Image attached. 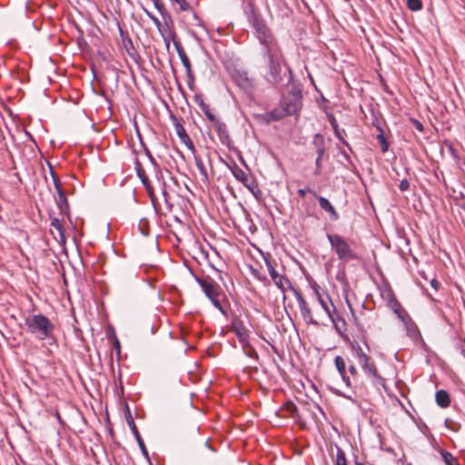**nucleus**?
<instances>
[{"label": "nucleus", "instance_id": "1", "mask_svg": "<svg viewBox=\"0 0 465 465\" xmlns=\"http://www.w3.org/2000/svg\"><path fill=\"white\" fill-rule=\"evenodd\" d=\"M263 46V57L266 59L264 79L271 85L276 86L283 81L282 50L275 37L260 43Z\"/></svg>", "mask_w": 465, "mask_h": 465}, {"label": "nucleus", "instance_id": "2", "mask_svg": "<svg viewBox=\"0 0 465 465\" xmlns=\"http://www.w3.org/2000/svg\"><path fill=\"white\" fill-rule=\"evenodd\" d=\"M244 14L251 24L252 27L255 30L256 37L262 43L267 39L274 37L271 30L266 25L261 15L257 12L255 5L252 2H249L244 8Z\"/></svg>", "mask_w": 465, "mask_h": 465}, {"label": "nucleus", "instance_id": "3", "mask_svg": "<svg viewBox=\"0 0 465 465\" xmlns=\"http://www.w3.org/2000/svg\"><path fill=\"white\" fill-rule=\"evenodd\" d=\"M28 331L40 340L52 335L54 325L49 319L42 314L33 315L25 320Z\"/></svg>", "mask_w": 465, "mask_h": 465}, {"label": "nucleus", "instance_id": "4", "mask_svg": "<svg viewBox=\"0 0 465 465\" xmlns=\"http://www.w3.org/2000/svg\"><path fill=\"white\" fill-rule=\"evenodd\" d=\"M302 99L301 89L297 85L292 84L287 94L282 96L280 104L288 114L292 115L298 114L302 109Z\"/></svg>", "mask_w": 465, "mask_h": 465}, {"label": "nucleus", "instance_id": "5", "mask_svg": "<svg viewBox=\"0 0 465 465\" xmlns=\"http://www.w3.org/2000/svg\"><path fill=\"white\" fill-rule=\"evenodd\" d=\"M328 239L330 241V243H331L332 249L338 254L339 259L350 260V259L355 258L353 256L352 251L351 250L349 244L340 235L329 234Z\"/></svg>", "mask_w": 465, "mask_h": 465}, {"label": "nucleus", "instance_id": "6", "mask_svg": "<svg viewBox=\"0 0 465 465\" xmlns=\"http://www.w3.org/2000/svg\"><path fill=\"white\" fill-rule=\"evenodd\" d=\"M267 270L275 285L284 293L287 289H292L288 278L280 273L272 263H266Z\"/></svg>", "mask_w": 465, "mask_h": 465}, {"label": "nucleus", "instance_id": "7", "mask_svg": "<svg viewBox=\"0 0 465 465\" xmlns=\"http://www.w3.org/2000/svg\"><path fill=\"white\" fill-rule=\"evenodd\" d=\"M389 307L393 311L401 322L406 320L410 315L407 311L401 306V304L396 300L393 293L390 291L388 292Z\"/></svg>", "mask_w": 465, "mask_h": 465}, {"label": "nucleus", "instance_id": "8", "mask_svg": "<svg viewBox=\"0 0 465 465\" xmlns=\"http://www.w3.org/2000/svg\"><path fill=\"white\" fill-rule=\"evenodd\" d=\"M316 199L319 202L320 207L329 213L330 219L331 221L335 222L340 218L339 213L327 198L321 195H317Z\"/></svg>", "mask_w": 465, "mask_h": 465}, {"label": "nucleus", "instance_id": "9", "mask_svg": "<svg viewBox=\"0 0 465 465\" xmlns=\"http://www.w3.org/2000/svg\"><path fill=\"white\" fill-rule=\"evenodd\" d=\"M289 115L285 109L280 104V106L278 108H275L274 110L265 113L260 117L265 122V123H271L274 121H279L282 119L284 116Z\"/></svg>", "mask_w": 465, "mask_h": 465}, {"label": "nucleus", "instance_id": "10", "mask_svg": "<svg viewBox=\"0 0 465 465\" xmlns=\"http://www.w3.org/2000/svg\"><path fill=\"white\" fill-rule=\"evenodd\" d=\"M328 117V121L331 124V126L332 127L333 129V132H334V134L335 136L344 144L346 145L351 151V148L350 146V144L348 143V142L344 139L343 135L346 134L345 131L342 129L341 130L339 128V125H338V123L334 117V115L332 114H330L327 115Z\"/></svg>", "mask_w": 465, "mask_h": 465}, {"label": "nucleus", "instance_id": "11", "mask_svg": "<svg viewBox=\"0 0 465 465\" xmlns=\"http://www.w3.org/2000/svg\"><path fill=\"white\" fill-rule=\"evenodd\" d=\"M401 322L405 327L407 335L414 341L419 340V338L420 337V333L418 330L416 323L412 321L411 316H409L406 320L402 321Z\"/></svg>", "mask_w": 465, "mask_h": 465}, {"label": "nucleus", "instance_id": "12", "mask_svg": "<svg viewBox=\"0 0 465 465\" xmlns=\"http://www.w3.org/2000/svg\"><path fill=\"white\" fill-rule=\"evenodd\" d=\"M55 203L59 209L60 214L69 216V203L64 191H59L56 193Z\"/></svg>", "mask_w": 465, "mask_h": 465}, {"label": "nucleus", "instance_id": "13", "mask_svg": "<svg viewBox=\"0 0 465 465\" xmlns=\"http://www.w3.org/2000/svg\"><path fill=\"white\" fill-rule=\"evenodd\" d=\"M215 130L223 144L229 143L230 135L225 123L218 121L214 124Z\"/></svg>", "mask_w": 465, "mask_h": 465}, {"label": "nucleus", "instance_id": "14", "mask_svg": "<svg viewBox=\"0 0 465 465\" xmlns=\"http://www.w3.org/2000/svg\"><path fill=\"white\" fill-rule=\"evenodd\" d=\"M199 284L201 285L203 291L204 292L205 295L210 299L213 296H218V292L216 285L213 282H210L206 280H197Z\"/></svg>", "mask_w": 465, "mask_h": 465}, {"label": "nucleus", "instance_id": "15", "mask_svg": "<svg viewBox=\"0 0 465 465\" xmlns=\"http://www.w3.org/2000/svg\"><path fill=\"white\" fill-rule=\"evenodd\" d=\"M145 13H146L147 16L152 20L153 25L157 27L159 33L161 34L162 37L163 38V41L165 43L166 48L169 49V47H170V40H169V37L166 35H164V29L163 27L162 23L160 22V20L155 15H153L149 11L145 10Z\"/></svg>", "mask_w": 465, "mask_h": 465}, {"label": "nucleus", "instance_id": "16", "mask_svg": "<svg viewBox=\"0 0 465 465\" xmlns=\"http://www.w3.org/2000/svg\"><path fill=\"white\" fill-rule=\"evenodd\" d=\"M294 292L302 316L304 318H312L311 310L308 307L306 301L300 292H296L295 290Z\"/></svg>", "mask_w": 465, "mask_h": 465}, {"label": "nucleus", "instance_id": "17", "mask_svg": "<svg viewBox=\"0 0 465 465\" xmlns=\"http://www.w3.org/2000/svg\"><path fill=\"white\" fill-rule=\"evenodd\" d=\"M246 269L249 270L252 274L260 281H265L267 279L265 273L261 272V270H262L261 263H246Z\"/></svg>", "mask_w": 465, "mask_h": 465}, {"label": "nucleus", "instance_id": "18", "mask_svg": "<svg viewBox=\"0 0 465 465\" xmlns=\"http://www.w3.org/2000/svg\"><path fill=\"white\" fill-rule=\"evenodd\" d=\"M232 175L239 182L246 183L249 175L236 163H233L232 167H230Z\"/></svg>", "mask_w": 465, "mask_h": 465}, {"label": "nucleus", "instance_id": "19", "mask_svg": "<svg viewBox=\"0 0 465 465\" xmlns=\"http://www.w3.org/2000/svg\"><path fill=\"white\" fill-rule=\"evenodd\" d=\"M312 143L316 147V153L317 154L325 153V151H326L325 141H324V137H323L322 134H316L313 136Z\"/></svg>", "mask_w": 465, "mask_h": 465}, {"label": "nucleus", "instance_id": "20", "mask_svg": "<svg viewBox=\"0 0 465 465\" xmlns=\"http://www.w3.org/2000/svg\"><path fill=\"white\" fill-rule=\"evenodd\" d=\"M436 402L442 408H446L450 405V396L447 391L440 390L436 392L435 395Z\"/></svg>", "mask_w": 465, "mask_h": 465}, {"label": "nucleus", "instance_id": "21", "mask_svg": "<svg viewBox=\"0 0 465 465\" xmlns=\"http://www.w3.org/2000/svg\"><path fill=\"white\" fill-rule=\"evenodd\" d=\"M318 299L323 310L326 312L329 317H331V313L334 312L336 309L332 302H330L329 297L326 296L323 298L322 295L318 294Z\"/></svg>", "mask_w": 465, "mask_h": 465}, {"label": "nucleus", "instance_id": "22", "mask_svg": "<svg viewBox=\"0 0 465 465\" xmlns=\"http://www.w3.org/2000/svg\"><path fill=\"white\" fill-rule=\"evenodd\" d=\"M119 258L116 250L114 246H109L104 252L101 253L100 260L103 259L104 262L112 261L114 262Z\"/></svg>", "mask_w": 465, "mask_h": 465}, {"label": "nucleus", "instance_id": "23", "mask_svg": "<svg viewBox=\"0 0 465 465\" xmlns=\"http://www.w3.org/2000/svg\"><path fill=\"white\" fill-rule=\"evenodd\" d=\"M355 352H356V357H357V360H358V363L362 367L364 368L365 366H368V363L370 362V358L369 356L363 351V350L358 346L356 349H355Z\"/></svg>", "mask_w": 465, "mask_h": 465}, {"label": "nucleus", "instance_id": "24", "mask_svg": "<svg viewBox=\"0 0 465 465\" xmlns=\"http://www.w3.org/2000/svg\"><path fill=\"white\" fill-rule=\"evenodd\" d=\"M242 184L252 192V193L258 198V195L261 194V191L258 188V184L256 181L251 177H248L246 183H242Z\"/></svg>", "mask_w": 465, "mask_h": 465}, {"label": "nucleus", "instance_id": "25", "mask_svg": "<svg viewBox=\"0 0 465 465\" xmlns=\"http://www.w3.org/2000/svg\"><path fill=\"white\" fill-rule=\"evenodd\" d=\"M136 173H137V175L140 178L141 182L145 186V188L149 189L148 178H147L143 169L142 168V166H141V164H140V163L138 161L136 162Z\"/></svg>", "mask_w": 465, "mask_h": 465}, {"label": "nucleus", "instance_id": "26", "mask_svg": "<svg viewBox=\"0 0 465 465\" xmlns=\"http://www.w3.org/2000/svg\"><path fill=\"white\" fill-rule=\"evenodd\" d=\"M160 14L162 15L163 19V27L164 29V34H165L166 31L168 29H170L171 26L173 25V22L171 15L166 10L163 11V13H160Z\"/></svg>", "mask_w": 465, "mask_h": 465}, {"label": "nucleus", "instance_id": "27", "mask_svg": "<svg viewBox=\"0 0 465 465\" xmlns=\"http://www.w3.org/2000/svg\"><path fill=\"white\" fill-rule=\"evenodd\" d=\"M173 125H174L175 133L180 139H183L187 135V133H186L184 127L175 117H173Z\"/></svg>", "mask_w": 465, "mask_h": 465}, {"label": "nucleus", "instance_id": "28", "mask_svg": "<svg viewBox=\"0 0 465 465\" xmlns=\"http://www.w3.org/2000/svg\"><path fill=\"white\" fill-rule=\"evenodd\" d=\"M363 370L367 373L368 376L374 378V379H381V376L379 375L374 363L369 362L368 366H365L363 368Z\"/></svg>", "mask_w": 465, "mask_h": 465}, {"label": "nucleus", "instance_id": "29", "mask_svg": "<svg viewBox=\"0 0 465 465\" xmlns=\"http://www.w3.org/2000/svg\"><path fill=\"white\" fill-rule=\"evenodd\" d=\"M194 161H195V165H196L197 169L199 170L200 173L203 175V177L205 180H207L208 173H207V170L204 166L203 160L198 156H194Z\"/></svg>", "mask_w": 465, "mask_h": 465}, {"label": "nucleus", "instance_id": "30", "mask_svg": "<svg viewBox=\"0 0 465 465\" xmlns=\"http://www.w3.org/2000/svg\"><path fill=\"white\" fill-rule=\"evenodd\" d=\"M441 458L446 465H460L456 458L448 451H441Z\"/></svg>", "mask_w": 465, "mask_h": 465}, {"label": "nucleus", "instance_id": "31", "mask_svg": "<svg viewBox=\"0 0 465 465\" xmlns=\"http://www.w3.org/2000/svg\"><path fill=\"white\" fill-rule=\"evenodd\" d=\"M178 56L180 58L183 67L185 68L186 74L191 75L192 65H191V62H190L186 53L185 52L182 53Z\"/></svg>", "mask_w": 465, "mask_h": 465}, {"label": "nucleus", "instance_id": "32", "mask_svg": "<svg viewBox=\"0 0 465 465\" xmlns=\"http://www.w3.org/2000/svg\"><path fill=\"white\" fill-rule=\"evenodd\" d=\"M334 362H335V366H336L337 370L339 371L340 374L342 376V378H344L345 361L343 360V358L341 356H336Z\"/></svg>", "mask_w": 465, "mask_h": 465}, {"label": "nucleus", "instance_id": "33", "mask_svg": "<svg viewBox=\"0 0 465 465\" xmlns=\"http://www.w3.org/2000/svg\"><path fill=\"white\" fill-rule=\"evenodd\" d=\"M377 140L379 143L381 144V149L383 153H386L389 149V144L384 137L383 131L380 129V134H377Z\"/></svg>", "mask_w": 465, "mask_h": 465}, {"label": "nucleus", "instance_id": "34", "mask_svg": "<svg viewBox=\"0 0 465 465\" xmlns=\"http://www.w3.org/2000/svg\"><path fill=\"white\" fill-rule=\"evenodd\" d=\"M202 112L205 114L207 119L212 122L213 124L220 121L210 110L209 105L206 104V107H201L200 108Z\"/></svg>", "mask_w": 465, "mask_h": 465}, {"label": "nucleus", "instance_id": "35", "mask_svg": "<svg viewBox=\"0 0 465 465\" xmlns=\"http://www.w3.org/2000/svg\"><path fill=\"white\" fill-rule=\"evenodd\" d=\"M202 112L205 114L207 119L212 122L213 124L220 121L210 110L209 105L206 104V107H201L200 108Z\"/></svg>", "mask_w": 465, "mask_h": 465}, {"label": "nucleus", "instance_id": "36", "mask_svg": "<svg viewBox=\"0 0 465 465\" xmlns=\"http://www.w3.org/2000/svg\"><path fill=\"white\" fill-rule=\"evenodd\" d=\"M202 112L205 114L207 119L212 122L213 124L220 121L210 110L209 105L206 104V107H201L200 108Z\"/></svg>", "mask_w": 465, "mask_h": 465}, {"label": "nucleus", "instance_id": "37", "mask_svg": "<svg viewBox=\"0 0 465 465\" xmlns=\"http://www.w3.org/2000/svg\"><path fill=\"white\" fill-rule=\"evenodd\" d=\"M408 8L411 11H419L422 8L421 0H407Z\"/></svg>", "mask_w": 465, "mask_h": 465}, {"label": "nucleus", "instance_id": "38", "mask_svg": "<svg viewBox=\"0 0 465 465\" xmlns=\"http://www.w3.org/2000/svg\"><path fill=\"white\" fill-rule=\"evenodd\" d=\"M233 331L236 333V335L238 336V338H239L241 342L243 343V342L246 341L247 333H246V331H245V329L243 327L235 326L233 328Z\"/></svg>", "mask_w": 465, "mask_h": 465}, {"label": "nucleus", "instance_id": "39", "mask_svg": "<svg viewBox=\"0 0 465 465\" xmlns=\"http://www.w3.org/2000/svg\"><path fill=\"white\" fill-rule=\"evenodd\" d=\"M51 226L58 232L62 238L64 237L63 225L58 218L55 217L51 220Z\"/></svg>", "mask_w": 465, "mask_h": 465}, {"label": "nucleus", "instance_id": "40", "mask_svg": "<svg viewBox=\"0 0 465 465\" xmlns=\"http://www.w3.org/2000/svg\"><path fill=\"white\" fill-rule=\"evenodd\" d=\"M335 461L336 465H347L345 454L340 448H337Z\"/></svg>", "mask_w": 465, "mask_h": 465}, {"label": "nucleus", "instance_id": "41", "mask_svg": "<svg viewBox=\"0 0 465 465\" xmlns=\"http://www.w3.org/2000/svg\"><path fill=\"white\" fill-rule=\"evenodd\" d=\"M173 4L179 6L180 11H189L192 9L191 5L186 0H171Z\"/></svg>", "mask_w": 465, "mask_h": 465}, {"label": "nucleus", "instance_id": "42", "mask_svg": "<svg viewBox=\"0 0 465 465\" xmlns=\"http://www.w3.org/2000/svg\"><path fill=\"white\" fill-rule=\"evenodd\" d=\"M134 435V437H135V439H136V440H137V442H138V444H139V447H140V449H141V450H142L143 454L144 456L148 457V451H147V450H146V447H145V445H144V443H143V439H142V437H141V435H140L139 431H138V430H135Z\"/></svg>", "mask_w": 465, "mask_h": 465}, {"label": "nucleus", "instance_id": "43", "mask_svg": "<svg viewBox=\"0 0 465 465\" xmlns=\"http://www.w3.org/2000/svg\"><path fill=\"white\" fill-rule=\"evenodd\" d=\"M51 176L53 178L54 186L55 188L56 193H59V191H64L62 189L61 182L58 176L54 173V172L51 169Z\"/></svg>", "mask_w": 465, "mask_h": 465}, {"label": "nucleus", "instance_id": "44", "mask_svg": "<svg viewBox=\"0 0 465 465\" xmlns=\"http://www.w3.org/2000/svg\"><path fill=\"white\" fill-rule=\"evenodd\" d=\"M170 37L173 40V45H174V47L176 49V52H177L178 55L181 54L182 53H184V50H183L180 41L175 38V35L172 34L170 35Z\"/></svg>", "mask_w": 465, "mask_h": 465}, {"label": "nucleus", "instance_id": "45", "mask_svg": "<svg viewBox=\"0 0 465 465\" xmlns=\"http://www.w3.org/2000/svg\"><path fill=\"white\" fill-rule=\"evenodd\" d=\"M170 37L173 40V45H174V47L176 49V52H177L178 55L181 54L182 53H184V50H183L180 41L175 38V35L172 34L170 35Z\"/></svg>", "mask_w": 465, "mask_h": 465}, {"label": "nucleus", "instance_id": "46", "mask_svg": "<svg viewBox=\"0 0 465 465\" xmlns=\"http://www.w3.org/2000/svg\"><path fill=\"white\" fill-rule=\"evenodd\" d=\"M307 193H312L315 198L318 195L315 191L312 190L308 186H306L304 188H301L297 191L298 195L301 197H304Z\"/></svg>", "mask_w": 465, "mask_h": 465}, {"label": "nucleus", "instance_id": "47", "mask_svg": "<svg viewBox=\"0 0 465 465\" xmlns=\"http://www.w3.org/2000/svg\"><path fill=\"white\" fill-rule=\"evenodd\" d=\"M323 155H324V153L317 154V158L315 160V165H316V169H315V172H314L315 175H319L321 173L322 159Z\"/></svg>", "mask_w": 465, "mask_h": 465}, {"label": "nucleus", "instance_id": "48", "mask_svg": "<svg viewBox=\"0 0 465 465\" xmlns=\"http://www.w3.org/2000/svg\"><path fill=\"white\" fill-rule=\"evenodd\" d=\"M138 136H139V139H140V141H141V143H142V145H143V149H144V153H145L146 156L149 158L150 162H151L153 164H156L155 160H154V158L153 157V155H152L151 152L149 151V149H148V148L145 146V144L143 143V140H142V137H141V134H138Z\"/></svg>", "mask_w": 465, "mask_h": 465}, {"label": "nucleus", "instance_id": "49", "mask_svg": "<svg viewBox=\"0 0 465 465\" xmlns=\"http://www.w3.org/2000/svg\"><path fill=\"white\" fill-rule=\"evenodd\" d=\"M194 102L201 107H206V103L203 100V97L201 94H197L193 96Z\"/></svg>", "mask_w": 465, "mask_h": 465}, {"label": "nucleus", "instance_id": "50", "mask_svg": "<svg viewBox=\"0 0 465 465\" xmlns=\"http://www.w3.org/2000/svg\"><path fill=\"white\" fill-rule=\"evenodd\" d=\"M123 42H124V45L126 51L132 56V54L130 53V49H133V50L134 49L133 41L130 38H127V39H124Z\"/></svg>", "mask_w": 465, "mask_h": 465}, {"label": "nucleus", "instance_id": "51", "mask_svg": "<svg viewBox=\"0 0 465 465\" xmlns=\"http://www.w3.org/2000/svg\"><path fill=\"white\" fill-rule=\"evenodd\" d=\"M210 301L215 306V308H217L220 312L224 313L223 308L221 302H219V300L217 299V296H213V298H210Z\"/></svg>", "mask_w": 465, "mask_h": 465}, {"label": "nucleus", "instance_id": "52", "mask_svg": "<svg viewBox=\"0 0 465 465\" xmlns=\"http://www.w3.org/2000/svg\"><path fill=\"white\" fill-rule=\"evenodd\" d=\"M189 149L193 150L194 148L193 143L190 136L187 134L184 138L180 139Z\"/></svg>", "mask_w": 465, "mask_h": 465}, {"label": "nucleus", "instance_id": "53", "mask_svg": "<svg viewBox=\"0 0 465 465\" xmlns=\"http://www.w3.org/2000/svg\"><path fill=\"white\" fill-rule=\"evenodd\" d=\"M126 420H127V423H128L129 427L131 428L133 433L134 434V431L138 430L135 426V423H134L130 412H128V416L126 417Z\"/></svg>", "mask_w": 465, "mask_h": 465}, {"label": "nucleus", "instance_id": "54", "mask_svg": "<svg viewBox=\"0 0 465 465\" xmlns=\"http://www.w3.org/2000/svg\"><path fill=\"white\" fill-rule=\"evenodd\" d=\"M399 188L401 192H405L410 188V182L407 179L401 181Z\"/></svg>", "mask_w": 465, "mask_h": 465}, {"label": "nucleus", "instance_id": "55", "mask_svg": "<svg viewBox=\"0 0 465 465\" xmlns=\"http://www.w3.org/2000/svg\"><path fill=\"white\" fill-rule=\"evenodd\" d=\"M187 76V84H188V86L193 89V84H194V76L193 74V71L191 70V75L189 74H186Z\"/></svg>", "mask_w": 465, "mask_h": 465}, {"label": "nucleus", "instance_id": "56", "mask_svg": "<svg viewBox=\"0 0 465 465\" xmlns=\"http://www.w3.org/2000/svg\"><path fill=\"white\" fill-rule=\"evenodd\" d=\"M153 1L154 7L159 11V13H163V11L165 10L163 5L161 4L159 2V0H153Z\"/></svg>", "mask_w": 465, "mask_h": 465}, {"label": "nucleus", "instance_id": "57", "mask_svg": "<svg viewBox=\"0 0 465 465\" xmlns=\"http://www.w3.org/2000/svg\"><path fill=\"white\" fill-rule=\"evenodd\" d=\"M287 72H288V74H289V79H288V82L289 83H292V80H293V72L292 70V68L290 67V65H288L287 64L283 63Z\"/></svg>", "mask_w": 465, "mask_h": 465}, {"label": "nucleus", "instance_id": "58", "mask_svg": "<svg viewBox=\"0 0 465 465\" xmlns=\"http://www.w3.org/2000/svg\"><path fill=\"white\" fill-rule=\"evenodd\" d=\"M430 285H431L435 290H438L439 285H440V282H439L435 278L430 279Z\"/></svg>", "mask_w": 465, "mask_h": 465}, {"label": "nucleus", "instance_id": "59", "mask_svg": "<svg viewBox=\"0 0 465 465\" xmlns=\"http://www.w3.org/2000/svg\"><path fill=\"white\" fill-rule=\"evenodd\" d=\"M146 190H147V192H148V193H149V196H150V198H151L152 202H153V203H154V201H155V196H154V194H153V188H152V186L149 184V189H146Z\"/></svg>", "mask_w": 465, "mask_h": 465}, {"label": "nucleus", "instance_id": "60", "mask_svg": "<svg viewBox=\"0 0 465 465\" xmlns=\"http://www.w3.org/2000/svg\"><path fill=\"white\" fill-rule=\"evenodd\" d=\"M415 126L419 131H423V125L419 121H416Z\"/></svg>", "mask_w": 465, "mask_h": 465}, {"label": "nucleus", "instance_id": "61", "mask_svg": "<svg viewBox=\"0 0 465 465\" xmlns=\"http://www.w3.org/2000/svg\"><path fill=\"white\" fill-rule=\"evenodd\" d=\"M163 195L164 197L165 202H167L168 201V199H167L168 193H167L164 186L163 187Z\"/></svg>", "mask_w": 465, "mask_h": 465}, {"label": "nucleus", "instance_id": "62", "mask_svg": "<svg viewBox=\"0 0 465 465\" xmlns=\"http://www.w3.org/2000/svg\"><path fill=\"white\" fill-rule=\"evenodd\" d=\"M350 371H351V374H353V375H355V374L357 373L356 368H355L353 365H351V366L350 367Z\"/></svg>", "mask_w": 465, "mask_h": 465}, {"label": "nucleus", "instance_id": "63", "mask_svg": "<svg viewBox=\"0 0 465 465\" xmlns=\"http://www.w3.org/2000/svg\"><path fill=\"white\" fill-rule=\"evenodd\" d=\"M343 381L346 382L347 385H350V379L344 375V378H342Z\"/></svg>", "mask_w": 465, "mask_h": 465}, {"label": "nucleus", "instance_id": "64", "mask_svg": "<svg viewBox=\"0 0 465 465\" xmlns=\"http://www.w3.org/2000/svg\"><path fill=\"white\" fill-rule=\"evenodd\" d=\"M341 153L347 159L349 160V155L345 153V152H341Z\"/></svg>", "mask_w": 465, "mask_h": 465}]
</instances>
